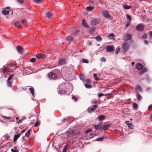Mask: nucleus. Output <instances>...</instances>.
<instances>
[{
    "label": "nucleus",
    "mask_w": 152,
    "mask_h": 152,
    "mask_svg": "<svg viewBox=\"0 0 152 152\" xmlns=\"http://www.w3.org/2000/svg\"><path fill=\"white\" fill-rule=\"evenodd\" d=\"M129 47V45L128 43L126 42H124L123 44L122 47V50L123 52H126L128 50Z\"/></svg>",
    "instance_id": "nucleus-1"
},
{
    "label": "nucleus",
    "mask_w": 152,
    "mask_h": 152,
    "mask_svg": "<svg viewBox=\"0 0 152 152\" xmlns=\"http://www.w3.org/2000/svg\"><path fill=\"white\" fill-rule=\"evenodd\" d=\"M98 107V106L96 105H94L93 107H88L87 109V110L88 111V112L89 113H91V112H93L94 110H95Z\"/></svg>",
    "instance_id": "nucleus-2"
},
{
    "label": "nucleus",
    "mask_w": 152,
    "mask_h": 152,
    "mask_svg": "<svg viewBox=\"0 0 152 152\" xmlns=\"http://www.w3.org/2000/svg\"><path fill=\"white\" fill-rule=\"evenodd\" d=\"M131 35L128 33H126L124 34V37H123V39L124 40L127 41L131 39Z\"/></svg>",
    "instance_id": "nucleus-3"
},
{
    "label": "nucleus",
    "mask_w": 152,
    "mask_h": 152,
    "mask_svg": "<svg viewBox=\"0 0 152 152\" xmlns=\"http://www.w3.org/2000/svg\"><path fill=\"white\" fill-rule=\"evenodd\" d=\"M144 26L142 24H140L137 26L136 28L138 31H142L144 30Z\"/></svg>",
    "instance_id": "nucleus-4"
},
{
    "label": "nucleus",
    "mask_w": 152,
    "mask_h": 152,
    "mask_svg": "<svg viewBox=\"0 0 152 152\" xmlns=\"http://www.w3.org/2000/svg\"><path fill=\"white\" fill-rule=\"evenodd\" d=\"M48 76L51 79H56L57 78L56 75L53 73L50 72L48 74Z\"/></svg>",
    "instance_id": "nucleus-5"
},
{
    "label": "nucleus",
    "mask_w": 152,
    "mask_h": 152,
    "mask_svg": "<svg viewBox=\"0 0 152 152\" xmlns=\"http://www.w3.org/2000/svg\"><path fill=\"white\" fill-rule=\"evenodd\" d=\"M99 20L97 18L94 19L91 21V24L93 25H95L99 23Z\"/></svg>",
    "instance_id": "nucleus-6"
},
{
    "label": "nucleus",
    "mask_w": 152,
    "mask_h": 152,
    "mask_svg": "<svg viewBox=\"0 0 152 152\" xmlns=\"http://www.w3.org/2000/svg\"><path fill=\"white\" fill-rule=\"evenodd\" d=\"M54 17V14L53 12H48L46 13V17L50 19H52Z\"/></svg>",
    "instance_id": "nucleus-7"
},
{
    "label": "nucleus",
    "mask_w": 152,
    "mask_h": 152,
    "mask_svg": "<svg viewBox=\"0 0 152 152\" xmlns=\"http://www.w3.org/2000/svg\"><path fill=\"white\" fill-rule=\"evenodd\" d=\"M10 8V7H7L5 8L3 10L2 12V13L5 15H9V12L8 10H7L6 9H9Z\"/></svg>",
    "instance_id": "nucleus-8"
},
{
    "label": "nucleus",
    "mask_w": 152,
    "mask_h": 152,
    "mask_svg": "<svg viewBox=\"0 0 152 152\" xmlns=\"http://www.w3.org/2000/svg\"><path fill=\"white\" fill-rule=\"evenodd\" d=\"M66 63V62L65 60L64 59H60L58 63V65H61L63 64H65Z\"/></svg>",
    "instance_id": "nucleus-9"
},
{
    "label": "nucleus",
    "mask_w": 152,
    "mask_h": 152,
    "mask_svg": "<svg viewBox=\"0 0 152 152\" xmlns=\"http://www.w3.org/2000/svg\"><path fill=\"white\" fill-rule=\"evenodd\" d=\"M36 57L38 59H40L41 58H45V55L42 54V53H39L37 54L36 56Z\"/></svg>",
    "instance_id": "nucleus-10"
},
{
    "label": "nucleus",
    "mask_w": 152,
    "mask_h": 152,
    "mask_svg": "<svg viewBox=\"0 0 152 152\" xmlns=\"http://www.w3.org/2000/svg\"><path fill=\"white\" fill-rule=\"evenodd\" d=\"M102 14L104 17L106 18H109L110 17L109 14L106 10L103 11L102 12Z\"/></svg>",
    "instance_id": "nucleus-11"
},
{
    "label": "nucleus",
    "mask_w": 152,
    "mask_h": 152,
    "mask_svg": "<svg viewBox=\"0 0 152 152\" xmlns=\"http://www.w3.org/2000/svg\"><path fill=\"white\" fill-rule=\"evenodd\" d=\"M136 67L139 70H140L143 68L142 65L140 63L137 64L136 65Z\"/></svg>",
    "instance_id": "nucleus-12"
},
{
    "label": "nucleus",
    "mask_w": 152,
    "mask_h": 152,
    "mask_svg": "<svg viewBox=\"0 0 152 152\" xmlns=\"http://www.w3.org/2000/svg\"><path fill=\"white\" fill-rule=\"evenodd\" d=\"M101 123H99L98 124H96L94 125V126L95 127V129L97 130H98L99 129L101 128Z\"/></svg>",
    "instance_id": "nucleus-13"
},
{
    "label": "nucleus",
    "mask_w": 152,
    "mask_h": 152,
    "mask_svg": "<svg viewBox=\"0 0 152 152\" xmlns=\"http://www.w3.org/2000/svg\"><path fill=\"white\" fill-rule=\"evenodd\" d=\"M16 50L20 53H22L23 50V48L21 46H18L16 47Z\"/></svg>",
    "instance_id": "nucleus-14"
},
{
    "label": "nucleus",
    "mask_w": 152,
    "mask_h": 152,
    "mask_svg": "<svg viewBox=\"0 0 152 152\" xmlns=\"http://www.w3.org/2000/svg\"><path fill=\"white\" fill-rule=\"evenodd\" d=\"M111 125L109 124H106L105 125H104L103 126V129L104 130H105L107 129L110 128Z\"/></svg>",
    "instance_id": "nucleus-15"
},
{
    "label": "nucleus",
    "mask_w": 152,
    "mask_h": 152,
    "mask_svg": "<svg viewBox=\"0 0 152 152\" xmlns=\"http://www.w3.org/2000/svg\"><path fill=\"white\" fill-rule=\"evenodd\" d=\"M106 49L107 50L110 52H113L114 51V49L112 46H107L106 47Z\"/></svg>",
    "instance_id": "nucleus-16"
},
{
    "label": "nucleus",
    "mask_w": 152,
    "mask_h": 152,
    "mask_svg": "<svg viewBox=\"0 0 152 152\" xmlns=\"http://www.w3.org/2000/svg\"><path fill=\"white\" fill-rule=\"evenodd\" d=\"M21 133H19L17 135H15L14 136L13 140L14 141H16L18 138L20 136Z\"/></svg>",
    "instance_id": "nucleus-17"
},
{
    "label": "nucleus",
    "mask_w": 152,
    "mask_h": 152,
    "mask_svg": "<svg viewBox=\"0 0 152 152\" xmlns=\"http://www.w3.org/2000/svg\"><path fill=\"white\" fill-rule=\"evenodd\" d=\"M82 24L83 26L86 28H88V25L87 23H86V20L84 19H83L82 20Z\"/></svg>",
    "instance_id": "nucleus-18"
},
{
    "label": "nucleus",
    "mask_w": 152,
    "mask_h": 152,
    "mask_svg": "<svg viewBox=\"0 0 152 152\" xmlns=\"http://www.w3.org/2000/svg\"><path fill=\"white\" fill-rule=\"evenodd\" d=\"M135 89L137 91H142L141 87L139 85H137L136 86Z\"/></svg>",
    "instance_id": "nucleus-19"
},
{
    "label": "nucleus",
    "mask_w": 152,
    "mask_h": 152,
    "mask_svg": "<svg viewBox=\"0 0 152 152\" xmlns=\"http://www.w3.org/2000/svg\"><path fill=\"white\" fill-rule=\"evenodd\" d=\"M14 26L20 28H21V23L19 22H16L14 24Z\"/></svg>",
    "instance_id": "nucleus-20"
},
{
    "label": "nucleus",
    "mask_w": 152,
    "mask_h": 152,
    "mask_svg": "<svg viewBox=\"0 0 152 152\" xmlns=\"http://www.w3.org/2000/svg\"><path fill=\"white\" fill-rule=\"evenodd\" d=\"M97 118L100 121H102L105 119V116L104 115H100L98 116Z\"/></svg>",
    "instance_id": "nucleus-21"
},
{
    "label": "nucleus",
    "mask_w": 152,
    "mask_h": 152,
    "mask_svg": "<svg viewBox=\"0 0 152 152\" xmlns=\"http://www.w3.org/2000/svg\"><path fill=\"white\" fill-rule=\"evenodd\" d=\"M122 6L124 9L126 10L129 9L131 8L132 7L131 5H125L123 4Z\"/></svg>",
    "instance_id": "nucleus-22"
},
{
    "label": "nucleus",
    "mask_w": 152,
    "mask_h": 152,
    "mask_svg": "<svg viewBox=\"0 0 152 152\" xmlns=\"http://www.w3.org/2000/svg\"><path fill=\"white\" fill-rule=\"evenodd\" d=\"M29 91L30 93L32 95H34V88L31 87L29 89Z\"/></svg>",
    "instance_id": "nucleus-23"
},
{
    "label": "nucleus",
    "mask_w": 152,
    "mask_h": 152,
    "mask_svg": "<svg viewBox=\"0 0 152 152\" xmlns=\"http://www.w3.org/2000/svg\"><path fill=\"white\" fill-rule=\"evenodd\" d=\"M7 85L8 86L11 87L12 86V82L10 80H7Z\"/></svg>",
    "instance_id": "nucleus-24"
},
{
    "label": "nucleus",
    "mask_w": 152,
    "mask_h": 152,
    "mask_svg": "<svg viewBox=\"0 0 152 152\" xmlns=\"http://www.w3.org/2000/svg\"><path fill=\"white\" fill-rule=\"evenodd\" d=\"M58 94H66V91L65 90H61L60 91H58Z\"/></svg>",
    "instance_id": "nucleus-25"
},
{
    "label": "nucleus",
    "mask_w": 152,
    "mask_h": 152,
    "mask_svg": "<svg viewBox=\"0 0 152 152\" xmlns=\"http://www.w3.org/2000/svg\"><path fill=\"white\" fill-rule=\"evenodd\" d=\"M127 125L128 126L129 128L131 129H133L134 127V126L131 123H127Z\"/></svg>",
    "instance_id": "nucleus-26"
},
{
    "label": "nucleus",
    "mask_w": 152,
    "mask_h": 152,
    "mask_svg": "<svg viewBox=\"0 0 152 152\" xmlns=\"http://www.w3.org/2000/svg\"><path fill=\"white\" fill-rule=\"evenodd\" d=\"M94 8L93 7L89 6L87 7L86 8V9L87 11H92L94 9Z\"/></svg>",
    "instance_id": "nucleus-27"
},
{
    "label": "nucleus",
    "mask_w": 152,
    "mask_h": 152,
    "mask_svg": "<svg viewBox=\"0 0 152 152\" xmlns=\"http://www.w3.org/2000/svg\"><path fill=\"white\" fill-rule=\"evenodd\" d=\"M4 68L2 69V71L4 73H5V72H7L8 71V68L7 67H4V66H3Z\"/></svg>",
    "instance_id": "nucleus-28"
},
{
    "label": "nucleus",
    "mask_w": 152,
    "mask_h": 152,
    "mask_svg": "<svg viewBox=\"0 0 152 152\" xmlns=\"http://www.w3.org/2000/svg\"><path fill=\"white\" fill-rule=\"evenodd\" d=\"M133 107L134 109L137 110L138 108V104L136 103H134L133 104Z\"/></svg>",
    "instance_id": "nucleus-29"
},
{
    "label": "nucleus",
    "mask_w": 152,
    "mask_h": 152,
    "mask_svg": "<svg viewBox=\"0 0 152 152\" xmlns=\"http://www.w3.org/2000/svg\"><path fill=\"white\" fill-rule=\"evenodd\" d=\"M104 139V137H98L96 139V141H102Z\"/></svg>",
    "instance_id": "nucleus-30"
},
{
    "label": "nucleus",
    "mask_w": 152,
    "mask_h": 152,
    "mask_svg": "<svg viewBox=\"0 0 152 152\" xmlns=\"http://www.w3.org/2000/svg\"><path fill=\"white\" fill-rule=\"evenodd\" d=\"M73 39V38L70 36L66 37V40L68 41H71Z\"/></svg>",
    "instance_id": "nucleus-31"
},
{
    "label": "nucleus",
    "mask_w": 152,
    "mask_h": 152,
    "mask_svg": "<svg viewBox=\"0 0 152 152\" xmlns=\"http://www.w3.org/2000/svg\"><path fill=\"white\" fill-rule=\"evenodd\" d=\"M95 29L94 28H91L89 31V33L90 34H92L94 33L95 31Z\"/></svg>",
    "instance_id": "nucleus-32"
},
{
    "label": "nucleus",
    "mask_w": 152,
    "mask_h": 152,
    "mask_svg": "<svg viewBox=\"0 0 152 152\" xmlns=\"http://www.w3.org/2000/svg\"><path fill=\"white\" fill-rule=\"evenodd\" d=\"M114 35V34H111L108 35V37L109 39H112L113 38Z\"/></svg>",
    "instance_id": "nucleus-33"
},
{
    "label": "nucleus",
    "mask_w": 152,
    "mask_h": 152,
    "mask_svg": "<svg viewBox=\"0 0 152 152\" xmlns=\"http://www.w3.org/2000/svg\"><path fill=\"white\" fill-rule=\"evenodd\" d=\"M96 39L99 41H101L102 39V37L100 36H98L96 37H95Z\"/></svg>",
    "instance_id": "nucleus-34"
},
{
    "label": "nucleus",
    "mask_w": 152,
    "mask_h": 152,
    "mask_svg": "<svg viewBox=\"0 0 152 152\" xmlns=\"http://www.w3.org/2000/svg\"><path fill=\"white\" fill-rule=\"evenodd\" d=\"M30 130H29L26 133V134H25V136L26 137H29V135L30 134Z\"/></svg>",
    "instance_id": "nucleus-35"
},
{
    "label": "nucleus",
    "mask_w": 152,
    "mask_h": 152,
    "mask_svg": "<svg viewBox=\"0 0 152 152\" xmlns=\"http://www.w3.org/2000/svg\"><path fill=\"white\" fill-rule=\"evenodd\" d=\"M94 77V79L96 80H99V78L98 77H97V75L96 74H94L93 75Z\"/></svg>",
    "instance_id": "nucleus-36"
},
{
    "label": "nucleus",
    "mask_w": 152,
    "mask_h": 152,
    "mask_svg": "<svg viewBox=\"0 0 152 152\" xmlns=\"http://www.w3.org/2000/svg\"><path fill=\"white\" fill-rule=\"evenodd\" d=\"M1 116L5 119H9L11 118L10 117H7L1 115Z\"/></svg>",
    "instance_id": "nucleus-37"
},
{
    "label": "nucleus",
    "mask_w": 152,
    "mask_h": 152,
    "mask_svg": "<svg viewBox=\"0 0 152 152\" xmlns=\"http://www.w3.org/2000/svg\"><path fill=\"white\" fill-rule=\"evenodd\" d=\"M126 17L127 18V19L128 20H129L130 21H131V17L130 15H129L127 14L126 15Z\"/></svg>",
    "instance_id": "nucleus-38"
},
{
    "label": "nucleus",
    "mask_w": 152,
    "mask_h": 152,
    "mask_svg": "<svg viewBox=\"0 0 152 152\" xmlns=\"http://www.w3.org/2000/svg\"><path fill=\"white\" fill-rule=\"evenodd\" d=\"M85 86L88 88H91L92 87V86L91 85L85 84Z\"/></svg>",
    "instance_id": "nucleus-39"
},
{
    "label": "nucleus",
    "mask_w": 152,
    "mask_h": 152,
    "mask_svg": "<svg viewBox=\"0 0 152 152\" xmlns=\"http://www.w3.org/2000/svg\"><path fill=\"white\" fill-rule=\"evenodd\" d=\"M148 35L147 34L144 33L142 37V38L144 39H146L147 38Z\"/></svg>",
    "instance_id": "nucleus-40"
},
{
    "label": "nucleus",
    "mask_w": 152,
    "mask_h": 152,
    "mask_svg": "<svg viewBox=\"0 0 152 152\" xmlns=\"http://www.w3.org/2000/svg\"><path fill=\"white\" fill-rule=\"evenodd\" d=\"M36 60V59L35 58H33L31 59L30 61L32 63L34 62Z\"/></svg>",
    "instance_id": "nucleus-41"
},
{
    "label": "nucleus",
    "mask_w": 152,
    "mask_h": 152,
    "mask_svg": "<svg viewBox=\"0 0 152 152\" xmlns=\"http://www.w3.org/2000/svg\"><path fill=\"white\" fill-rule=\"evenodd\" d=\"M21 23L23 24L24 25L26 26V23H27V22L25 20H23L21 21Z\"/></svg>",
    "instance_id": "nucleus-42"
},
{
    "label": "nucleus",
    "mask_w": 152,
    "mask_h": 152,
    "mask_svg": "<svg viewBox=\"0 0 152 152\" xmlns=\"http://www.w3.org/2000/svg\"><path fill=\"white\" fill-rule=\"evenodd\" d=\"M40 124V122L39 121H37L34 124V126H38Z\"/></svg>",
    "instance_id": "nucleus-43"
},
{
    "label": "nucleus",
    "mask_w": 152,
    "mask_h": 152,
    "mask_svg": "<svg viewBox=\"0 0 152 152\" xmlns=\"http://www.w3.org/2000/svg\"><path fill=\"white\" fill-rule=\"evenodd\" d=\"M82 62L83 63H88V61L87 59H82Z\"/></svg>",
    "instance_id": "nucleus-44"
},
{
    "label": "nucleus",
    "mask_w": 152,
    "mask_h": 152,
    "mask_svg": "<svg viewBox=\"0 0 152 152\" xmlns=\"http://www.w3.org/2000/svg\"><path fill=\"white\" fill-rule=\"evenodd\" d=\"M13 75H14V74H12L11 75H10L9 76V77L8 79H7V80H11V79L13 77Z\"/></svg>",
    "instance_id": "nucleus-45"
},
{
    "label": "nucleus",
    "mask_w": 152,
    "mask_h": 152,
    "mask_svg": "<svg viewBox=\"0 0 152 152\" xmlns=\"http://www.w3.org/2000/svg\"><path fill=\"white\" fill-rule=\"evenodd\" d=\"M72 99H73L75 101H77V98L75 96H72Z\"/></svg>",
    "instance_id": "nucleus-46"
},
{
    "label": "nucleus",
    "mask_w": 152,
    "mask_h": 152,
    "mask_svg": "<svg viewBox=\"0 0 152 152\" xmlns=\"http://www.w3.org/2000/svg\"><path fill=\"white\" fill-rule=\"evenodd\" d=\"M101 60L102 62H105L106 61V59L104 57H102L101 58Z\"/></svg>",
    "instance_id": "nucleus-47"
},
{
    "label": "nucleus",
    "mask_w": 152,
    "mask_h": 152,
    "mask_svg": "<svg viewBox=\"0 0 152 152\" xmlns=\"http://www.w3.org/2000/svg\"><path fill=\"white\" fill-rule=\"evenodd\" d=\"M120 50V48H116L115 50V53H118L119 52Z\"/></svg>",
    "instance_id": "nucleus-48"
},
{
    "label": "nucleus",
    "mask_w": 152,
    "mask_h": 152,
    "mask_svg": "<svg viewBox=\"0 0 152 152\" xmlns=\"http://www.w3.org/2000/svg\"><path fill=\"white\" fill-rule=\"evenodd\" d=\"M17 1L20 4H21L23 2V0H17Z\"/></svg>",
    "instance_id": "nucleus-49"
},
{
    "label": "nucleus",
    "mask_w": 152,
    "mask_h": 152,
    "mask_svg": "<svg viewBox=\"0 0 152 152\" xmlns=\"http://www.w3.org/2000/svg\"><path fill=\"white\" fill-rule=\"evenodd\" d=\"M137 98L140 101L142 99V97L141 96H138Z\"/></svg>",
    "instance_id": "nucleus-50"
},
{
    "label": "nucleus",
    "mask_w": 152,
    "mask_h": 152,
    "mask_svg": "<svg viewBox=\"0 0 152 152\" xmlns=\"http://www.w3.org/2000/svg\"><path fill=\"white\" fill-rule=\"evenodd\" d=\"M91 129L88 130L86 131V134H88V133L91 132Z\"/></svg>",
    "instance_id": "nucleus-51"
},
{
    "label": "nucleus",
    "mask_w": 152,
    "mask_h": 152,
    "mask_svg": "<svg viewBox=\"0 0 152 152\" xmlns=\"http://www.w3.org/2000/svg\"><path fill=\"white\" fill-rule=\"evenodd\" d=\"M130 25V23L129 22H127L126 25V28L128 27Z\"/></svg>",
    "instance_id": "nucleus-52"
},
{
    "label": "nucleus",
    "mask_w": 152,
    "mask_h": 152,
    "mask_svg": "<svg viewBox=\"0 0 152 152\" xmlns=\"http://www.w3.org/2000/svg\"><path fill=\"white\" fill-rule=\"evenodd\" d=\"M11 151L12 152H18V151L17 150L14 149L13 148H12L11 149Z\"/></svg>",
    "instance_id": "nucleus-53"
},
{
    "label": "nucleus",
    "mask_w": 152,
    "mask_h": 152,
    "mask_svg": "<svg viewBox=\"0 0 152 152\" xmlns=\"http://www.w3.org/2000/svg\"><path fill=\"white\" fill-rule=\"evenodd\" d=\"M5 137L7 139L10 138V136L8 134H7L5 135Z\"/></svg>",
    "instance_id": "nucleus-54"
},
{
    "label": "nucleus",
    "mask_w": 152,
    "mask_h": 152,
    "mask_svg": "<svg viewBox=\"0 0 152 152\" xmlns=\"http://www.w3.org/2000/svg\"><path fill=\"white\" fill-rule=\"evenodd\" d=\"M142 71L144 73H145L147 71V69H144L143 70H142Z\"/></svg>",
    "instance_id": "nucleus-55"
},
{
    "label": "nucleus",
    "mask_w": 152,
    "mask_h": 152,
    "mask_svg": "<svg viewBox=\"0 0 152 152\" xmlns=\"http://www.w3.org/2000/svg\"><path fill=\"white\" fill-rule=\"evenodd\" d=\"M86 81L87 83H90V81L88 79H86Z\"/></svg>",
    "instance_id": "nucleus-56"
},
{
    "label": "nucleus",
    "mask_w": 152,
    "mask_h": 152,
    "mask_svg": "<svg viewBox=\"0 0 152 152\" xmlns=\"http://www.w3.org/2000/svg\"><path fill=\"white\" fill-rule=\"evenodd\" d=\"M66 152V148L65 147L63 148L62 152Z\"/></svg>",
    "instance_id": "nucleus-57"
},
{
    "label": "nucleus",
    "mask_w": 152,
    "mask_h": 152,
    "mask_svg": "<svg viewBox=\"0 0 152 152\" xmlns=\"http://www.w3.org/2000/svg\"><path fill=\"white\" fill-rule=\"evenodd\" d=\"M145 44L146 45H148V41L146 40H145L144 41Z\"/></svg>",
    "instance_id": "nucleus-58"
},
{
    "label": "nucleus",
    "mask_w": 152,
    "mask_h": 152,
    "mask_svg": "<svg viewBox=\"0 0 152 152\" xmlns=\"http://www.w3.org/2000/svg\"><path fill=\"white\" fill-rule=\"evenodd\" d=\"M89 2L90 4H93L94 3V1L93 0H90Z\"/></svg>",
    "instance_id": "nucleus-59"
},
{
    "label": "nucleus",
    "mask_w": 152,
    "mask_h": 152,
    "mask_svg": "<svg viewBox=\"0 0 152 152\" xmlns=\"http://www.w3.org/2000/svg\"><path fill=\"white\" fill-rule=\"evenodd\" d=\"M149 34L151 37H152V31H149Z\"/></svg>",
    "instance_id": "nucleus-60"
},
{
    "label": "nucleus",
    "mask_w": 152,
    "mask_h": 152,
    "mask_svg": "<svg viewBox=\"0 0 152 152\" xmlns=\"http://www.w3.org/2000/svg\"><path fill=\"white\" fill-rule=\"evenodd\" d=\"M152 109V104L149 105L148 107V109Z\"/></svg>",
    "instance_id": "nucleus-61"
},
{
    "label": "nucleus",
    "mask_w": 152,
    "mask_h": 152,
    "mask_svg": "<svg viewBox=\"0 0 152 152\" xmlns=\"http://www.w3.org/2000/svg\"><path fill=\"white\" fill-rule=\"evenodd\" d=\"M144 73L142 71V70H141V71H140V75H142V74Z\"/></svg>",
    "instance_id": "nucleus-62"
},
{
    "label": "nucleus",
    "mask_w": 152,
    "mask_h": 152,
    "mask_svg": "<svg viewBox=\"0 0 152 152\" xmlns=\"http://www.w3.org/2000/svg\"><path fill=\"white\" fill-rule=\"evenodd\" d=\"M35 1L37 2H39L42 1V0H35Z\"/></svg>",
    "instance_id": "nucleus-63"
},
{
    "label": "nucleus",
    "mask_w": 152,
    "mask_h": 152,
    "mask_svg": "<svg viewBox=\"0 0 152 152\" xmlns=\"http://www.w3.org/2000/svg\"><path fill=\"white\" fill-rule=\"evenodd\" d=\"M22 121H23V119H20V120L18 122V124H19V123H20V122H22Z\"/></svg>",
    "instance_id": "nucleus-64"
}]
</instances>
